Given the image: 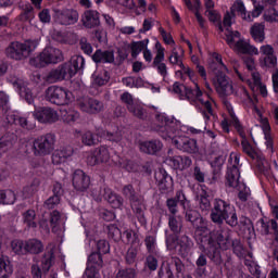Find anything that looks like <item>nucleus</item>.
<instances>
[{"mask_svg": "<svg viewBox=\"0 0 278 278\" xmlns=\"http://www.w3.org/2000/svg\"><path fill=\"white\" fill-rule=\"evenodd\" d=\"M156 123L151 126L152 131H156L163 140L172 139V144L182 151V153H189V155H195L199 153V143L197 139H192L186 136L173 137L179 131L180 123L177 119H170L164 115H155Z\"/></svg>", "mask_w": 278, "mask_h": 278, "instance_id": "obj_1", "label": "nucleus"}, {"mask_svg": "<svg viewBox=\"0 0 278 278\" xmlns=\"http://www.w3.org/2000/svg\"><path fill=\"white\" fill-rule=\"evenodd\" d=\"M231 233L220 230H210L203 236L202 240L198 243L199 249L202 253H205L215 264V266L223 265V254H220V249L223 251H229L231 249Z\"/></svg>", "mask_w": 278, "mask_h": 278, "instance_id": "obj_2", "label": "nucleus"}, {"mask_svg": "<svg viewBox=\"0 0 278 278\" xmlns=\"http://www.w3.org/2000/svg\"><path fill=\"white\" fill-rule=\"evenodd\" d=\"M211 220L215 225H223L226 222L230 227H238V214L236 207L223 199H215L211 208Z\"/></svg>", "mask_w": 278, "mask_h": 278, "instance_id": "obj_3", "label": "nucleus"}, {"mask_svg": "<svg viewBox=\"0 0 278 278\" xmlns=\"http://www.w3.org/2000/svg\"><path fill=\"white\" fill-rule=\"evenodd\" d=\"M36 47H38V40L12 41L5 48L4 53L9 60L24 62V60L31 55L33 51H36Z\"/></svg>", "mask_w": 278, "mask_h": 278, "instance_id": "obj_4", "label": "nucleus"}, {"mask_svg": "<svg viewBox=\"0 0 278 278\" xmlns=\"http://www.w3.org/2000/svg\"><path fill=\"white\" fill-rule=\"evenodd\" d=\"M60 62H64V53L51 46L46 47L39 55L29 60L30 66H35V68H46L51 64H60Z\"/></svg>", "mask_w": 278, "mask_h": 278, "instance_id": "obj_5", "label": "nucleus"}, {"mask_svg": "<svg viewBox=\"0 0 278 278\" xmlns=\"http://www.w3.org/2000/svg\"><path fill=\"white\" fill-rule=\"evenodd\" d=\"M185 220L187 223H190L194 229L193 238L199 244L202 240V238L210 231V227L207 226V219L199 213V211L188 207L186 205L185 210Z\"/></svg>", "mask_w": 278, "mask_h": 278, "instance_id": "obj_6", "label": "nucleus"}, {"mask_svg": "<svg viewBox=\"0 0 278 278\" xmlns=\"http://www.w3.org/2000/svg\"><path fill=\"white\" fill-rule=\"evenodd\" d=\"M226 42L230 49H236L238 53H242L243 55H257L260 53L257 48L251 46L249 42L244 41V39H239L236 42L235 38H240V31L231 30L229 28H226Z\"/></svg>", "mask_w": 278, "mask_h": 278, "instance_id": "obj_7", "label": "nucleus"}, {"mask_svg": "<svg viewBox=\"0 0 278 278\" xmlns=\"http://www.w3.org/2000/svg\"><path fill=\"white\" fill-rule=\"evenodd\" d=\"M45 99L53 105H68L73 99V92L64 87L52 85L46 89Z\"/></svg>", "mask_w": 278, "mask_h": 278, "instance_id": "obj_8", "label": "nucleus"}, {"mask_svg": "<svg viewBox=\"0 0 278 278\" xmlns=\"http://www.w3.org/2000/svg\"><path fill=\"white\" fill-rule=\"evenodd\" d=\"M55 149V135L48 132L34 140L33 150L34 155L45 157V155H51Z\"/></svg>", "mask_w": 278, "mask_h": 278, "instance_id": "obj_9", "label": "nucleus"}, {"mask_svg": "<svg viewBox=\"0 0 278 278\" xmlns=\"http://www.w3.org/2000/svg\"><path fill=\"white\" fill-rule=\"evenodd\" d=\"M91 197L94 199V201H108L110 205L114 210H121L123 207L124 199L123 197L112 192L110 188H103V189H92L91 190Z\"/></svg>", "mask_w": 278, "mask_h": 278, "instance_id": "obj_10", "label": "nucleus"}, {"mask_svg": "<svg viewBox=\"0 0 278 278\" xmlns=\"http://www.w3.org/2000/svg\"><path fill=\"white\" fill-rule=\"evenodd\" d=\"M68 79H73V74H71V67L66 62L50 70L43 77V81L47 84H58L60 81H68Z\"/></svg>", "mask_w": 278, "mask_h": 278, "instance_id": "obj_11", "label": "nucleus"}, {"mask_svg": "<svg viewBox=\"0 0 278 278\" xmlns=\"http://www.w3.org/2000/svg\"><path fill=\"white\" fill-rule=\"evenodd\" d=\"M53 260H55V254L53 249L45 252L41 258V267L38 263L33 264L30 267V274L33 278H42V275H47L49 270H51V266H53Z\"/></svg>", "mask_w": 278, "mask_h": 278, "instance_id": "obj_12", "label": "nucleus"}, {"mask_svg": "<svg viewBox=\"0 0 278 278\" xmlns=\"http://www.w3.org/2000/svg\"><path fill=\"white\" fill-rule=\"evenodd\" d=\"M215 77L217 80L216 90L219 94V97H223L225 105H227L228 110L231 108V104L227 102L226 97H230V94H233V85L229 81V77L225 75V73L218 71L215 72Z\"/></svg>", "mask_w": 278, "mask_h": 278, "instance_id": "obj_13", "label": "nucleus"}, {"mask_svg": "<svg viewBox=\"0 0 278 278\" xmlns=\"http://www.w3.org/2000/svg\"><path fill=\"white\" fill-rule=\"evenodd\" d=\"M190 204V200L186 197L184 190H177L175 197L168 198L165 202V205L169 212V216H177L179 214V205L182 210H186V205Z\"/></svg>", "mask_w": 278, "mask_h": 278, "instance_id": "obj_14", "label": "nucleus"}, {"mask_svg": "<svg viewBox=\"0 0 278 278\" xmlns=\"http://www.w3.org/2000/svg\"><path fill=\"white\" fill-rule=\"evenodd\" d=\"M154 179L161 194H170L175 190V182L173 177L166 173V169L159 168L154 174Z\"/></svg>", "mask_w": 278, "mask_h": 278, "instance_id": "obj_15", "label": "nucleus"}, {"mask_svg": "<svg viewBox=\"0 0 278 278\" xmlns=\"http://www.w3.org/2000/svg\"><path fill=\"white\" fill-rule=\"evenodd\" d=\"M53 20L59 23V25H75L79 21V13L75 9H53Z\"/></svg>", "mask_w": 278, "mask_h": 278, "instance_id": "obj_16", "label": "nucleus"}, {"mask_svg": "<svg viewBox=\"0 0 278 278\" xmlns=\"http://www.w3.org/2000/svg\"><path fill=\"white\" fill-rule=\"evenodd\" d=\"M78 108L86 114H101L105 110L103 101L90 97L78 100Z\"/></svg>", "mask_w": 278, "mask_h": 278, "instance_id": "obj_17", "label": "nucleus"}, {"mask_svg": "<svg viewBox=\"0 0 278 278\" xmlns=\"http://www.w3.org/2000/svg\"><path fill=\"white\" fill-rule=\"evenodd\" d=\"M34 117L39 123L51 125L53 123H58L59 116L58 111L49 108V106H41L34 111Z\"/></svg>", "mask_w": 278, "mask_h": 278, "instance_id": "obj_18", "label": "nucleus"}, {"mask_svg": "<svg viewBox=\"0 0 278 278\" xmlns=\"http://www.w3.org/2000/svg\"><path fill=\"white\" fill-rule=\"evenodd\" d=\"M72 184L77 192H86L90 188V176L81 169H76L73 173Z\"/></svg>", "mask_w": 278, "mask_h": 278, "instance_id": "obj_19", "label": "nucleus"}, {"mask_svg": "<svg viewBox=\"0 0 278 278\" xmlns=\"http://www.w3.org/2000/svg\"><path fill=\"white\" fill-rule=\"evenodd\" d=\"M108 162H110V150L103 146L97 148L93 153L87 157V164H89V166H97V164H105Z\"/></svg>", "mask_w": 278, "mask_h": 278, "instance_id": "obj_20", "label": "nucleus"}, {"mask_svg": "<svg viewBox=\"0 0 278 278\" xmlns=\"http://www.w3.org/2000/svg\"><path fill=\"white\" fill-rule=\"evenodd\" d=\"M122 194L127 199L130 203V207L134 205H140V203H144V198L136 191L134 185H126L122 189Z\"/></svg>", "mask_w": 278, "mask_h": 278, "instance_id": "obj_21", "label": "nucleus"}, {"mask_svg": "<svg viewBox=\"0 0 278 278\" xmlns=\"http://www.w3.org/2000/svg\"><path fill=\"white\" fill-rule=\"evenodd\" d=\"M195 261L194 277L206 278L210 277V270H207V254L203 251Z\"/></svg>", "mask_w": 278, "mask_h": 278, "instance_id": "obj_22", "label": "nucleus"}, {"mask_svg": "<svg viewBox=\"0 0 278 278\" xmlns=\"http://www.w3.org/2000/svg\"><path fill=\"white\" fill-rule=\"evenodd\" d=\"M91 60H93L96 64H114L115 63L114 50L103 51L101 49H98L92 54Z\"/></svg>", "mask_w": 278, "mask_h": 278, "instance_id": "obj_23", "label": "nucleus"}, {"mask_svg": "<svg viewBox=\"0 0 278 278\" xmlns=\"http://www.w3.org/2000/svg\"><path fill=\"white\" fill-rule=\"evenodd\" d=\"M13 86L17 89L20 97L26 100V103H28L29 105L34 103V92H31V89H29L27 85H25V81H23V79L16 78L13 81Z\"/></svg>", "mask_w": 278, "mask_h": 278, "instance_id": "obj_24", "label": "nucleus"}, {"mask_svg": "<svg viewBox=\"0 0 278 278\" xmlns=\"http://www.w3.org/2000/svg\"><path fill=\"white\" fill-rule=\"evenodd\" d=\"M83 25L87 29H94L101 25V20L99 18V13L94 10H87L83 16Z\"/></svg>", "mask_w": 278, "mask_h": 278, "instance_id": "obj_25", "label": "nucleus"}, {"mask_svg": "<svg viewBox=\"0 0 278 278\" xmlns=\"http://www.w3.org/2000/svg\"><path fill=\"white\" fill-rule=\"evenodd\" d=\"M163 147L164 144L162 143V141L154 139L141 142L140 151H142V153H147V155H157V153L162 151Z\"/></svg>", "mask_w": 278, "mask_h": 278, "instance_id": "obj_26", "label": "nucleus"}, {"mask_svg": "<svg viewBox=\"0 0 278 278\" xmlns=\"http://www.w3.org/2000/svg\"><path fill=\"white\" fill-rule=\"evenodd\" d=\"M241 184L240 169H238V166L232 165L231 167H228L226 173V186H228V188H238Z\"/></svg>", "mask_w": 278, "mask_h": 278, "instance_id": "obj_27", "label": "nucleus"}, {"mask_svg": "<svg viewBox=\"0 0 278 278\" xmlns=\"http://www.w3.org/2000/svg\"><path fill=\"white\" fill-rule=\"evenodd\" d=\"M96 136L99 138H104V140H109V142H121L123 140V130L116 129L113 131L103 130L102 128L97 129Z\"/></svg>", "mask_w": 278, "mask_h": 278, "instance_id": "obj_28", "label": "nucleus"}, {"mask_svg": "<svg viewBox=\"0 0 278 278\" xmlns=\"http://www.w3.org/2000/svg\"><path fill=\"white\" fill-rule=\"evenodd\" d=\"M68 65L70 73L72 77H75L79 71H84V66L86 65V60L81 55H74L70 61L65 62Z\"/></svg>", "mask_w": 278, "mask_h": 278, "instance_id": "obj_29", "label": "nucleus"}, {"mask_svg": "<svg viewBox=\"0 0 278 278\" xmlns=\"http://www.w3.org/2000/svg\"><path fill=\"white\" fill-rule=\"evenodd\" d=\"M73 153L74 150L71 146L55 150L52 154V163L56 165L63 164V162H66L67 157H71Z\"/></svg>", "mask_w": 278, "mask_h": 278, "instance_id": "obj_30", "label": "nucleus"}, {"mask_svg": "<svg viewBox=\"0 0 278 278\" xmlns=\"http://www.w3.org/2000/svg\"><path fill=\"white\" fill-rule=\"evenodd\" d=\"M16 144V135L7 134L0 138V157Z\"/></svg>", "mask_w": 278, "mask_h": 278, "instance_id": "obj_31", "label": "nucleus"}, {"mask_svg": "<svg viewBox=\"0 0 278 278\" xmlns=\"http://www.w3.org/2000/svg\"><path fill=\"white\" fill-rule=\"evenodd\" d=\"M26 244V255L30 253L31 255H38L45 251V245H42V241L38 239H28L25 241Z\"/></svg>", "mask_w": 278, "mask_h": 278, "instance_id": "obj_32", "label": "nucleus"}, {"mask_svg": "<svg viewBox=\"0 0 278 278\" xmlns=\"http://www.w3.org/2000/svg\"><path fill=\"white\" fill-rule=\"evenodd\" d=\"M168 227L172 233L181 235L184 229V219L181 216L168 215Z\"/></svg>", "mask_w": 278, "mask_h": 278, "instance_id": "obj_33", "label": "nucleus"}, {"mask_svg": "<svg viewBox=\"0 0 278 278\" xmlns=\"http://www.w3.org/2000/svg\"><path fill=\"white\" fill-rule=\"evenodd\" d=\"M197 201L199 202L201 212L212 211V201L210 200V194L207 191L202 190V192L197 195Z\"/></svg>", "mask_w": 278, "mask_h": 278, "instance_id": "obj_34", "label": "nucleus"}, {"mask_svg": "<svg viewBox=\"0 0 278 278\" xmlns=\"http://www.w3.org/2000/svg\"><path fill=\"white\" fill-rule=\"evenodd\" d=\"M87 267L98 268L101 270V268H103V254L97 251L91 252L90 255L88 256Z\"/></svg>", "mask_w": 278, "mask_h": 278, "instance_id": "obj_35", "label": "nucleus"}, {"mask_svg": "<svg viewBox=\"0 0 278 278\" xmlns=\"http://www.w3.org/2000/svg\"><path fill=\"white\" fill-rule=\"evenodd\" d=\"M179 233L165 231V244L167 251H175L179 247Z\"/></svg>", "mask_w": 278, "mask_h": 278, "instance_id": "obj_36", "label": "nucleus"}, {"mask_svg": "<svg viewBox=\"0 0 278 278\" xmlns=\"http://www.w3.org/2000/svg\"><path fill=\"white\" fill-rule=\"evenodd\" d=\"M236 12H239L243 21H248L251 23L253 21V17H251V14L247 15V8L244 7V2L242 0H238L235 2L233 7L231 8V16H236Z\"/></svg>", "mask_w": 278, "mask_h": 278, "instance_id": "obj_37", "label": "nucleus"}, {"mask_svg": "<svg viewBox=\"0 0 278 278\" xmlns=\"http://www.w3.org/2000/svg\"><path fill=\"white\" fill-rule=\"evenodd\" d=\"M185 97L191 103H195L197 99H201V97H203V91H201L199 84H195V89L185 87Z\"/></svg>", "mask_w": 278, "mask_h": 278, "instance_id": "obj_38", "label": "nucleus"}, {"mask_svg": "<svg viewBox=\"0 0 278 278\" xmlns=\"http://www.w3.org/2000/svg\"><path fill=\"white\" fill-rule=\"evenodd\" d=\"M127 111L138 118L139 121H147V110L142 106V104L135 103L127 109Z\"/></svg>", "mask_w": 278, "mask_h": 278, "instance_id": "obj_39", "label": "nucleus"}, {"mask_svg": "<svg viewBox=\"0 0 278 278\" xmlns=\"http://www.w3.org/2000/svg\"><path fill=\"white\" fill-rule=\"evenodd\" d=\"M12 273H14L12 263L5 258H0V278L12 277Z\"/></svg>", "mask_w": 278, "mask_h": 278, "instance_id": "obj_40", "label": "nucleus"}, {"mask_svg": "<svg viewBox=\"0 0 278 278\" xmlns=\"http://www.w3.org/2000/svg\"><path fill=\"white\" fill-rule=\"evenodd\" d=\"M250 34L255 42H264L265 34H264V24H254L251 27Z\"/></svg>", "mask_w": 278, "mask_h": 278, "instance_id": "obj_41", "label": "nucleus"}, {"mask_svg": "<svg viewBox=\"0 0 278 278\" xmlns=\"http://www.w3.org/2000/svg\"><path fill=\"white\" fill-rule=\"evenodd\" d=\"M0 203L3 205H14L16 203V193L12 190H0Z\"/></svg>", "mask_w": 278, "mask_h": 278, "instance_id": "obj_42", "label": "nucleus"}, {"mask_svg": "<svg viewBox=\"0 0 278 278\" xmlns=\"http://www.w3.org/2000/svg\"><path fill=\"white\" fill-rule=\"evenodd\" d=\"M130 207H131L136 218L138 219L139 224L141 225V227H146L147 217L144 216L143 203L135 204Z\"/></svg>", "mask_w": 278, "mask_h": 278, "instance_id": "obj_43", "label": "nucleus"}, {"mask_svg": "<svg viewBox=\"0 0 278 278\" xmlns=\"http://www.w3.org/2000/svg\"><path fill=\"white\" fill-rule=\"evenodd\" d=\"M129 46H123L117 48V56L115 58V66H121L127 58H129Z\"/></svg>", "mask_w": 278, "mask_h": 278, "instance_id": "obj_44", "label": "nucleus"}, {"mask_svg": "<svg viewBox=\"0 0 278 278\" xmlns=\"http://www.w3.org/2000/svg\"><path fill=\"white\" fill-rule=\"evenodd\" d=\"M108 237L114 242H121L123 232H121V229L116 224H111L108 226Z\"/></svg>", "mask_w": 278, "mask_h": 278, "instance_id": "obj_45", "label": "nucleus"}, {"mask_svg": "<svg viewBox=\"0 0 278 278\" xmlns=\"http://www.w3.org/2000/svg\"><path fill=\"white\" fill-rule=\"evenodd\" d=\"M11 249L16 255H27L26 243L23 240L15 239L11 242Z\"/></svg>", "mask_w": 278, "mask_h": 278, "instance_id": "obj_46", "label": "nucleus"}, {"mask_svg": "<svg viewBox=\"0 0 278 278\" xmlns=\"http://www.w3.org/2000/svg\"><path fill=\"white\" fill-rule=\"evenodd\" d=\"M241 147L243 149V153H247L249 157H251L252 160H255V157H257L258 154L257 152H255V150H253V147L251 146L249 140H247V136L244 135V131H243L242 141H241Z\"/></svg>", "mask_w": 278, "mask_h": 278, "instance_id": "obj_47", "label": "nucleus"}, {"mask_svg": "<svg viewBox=\"0 0 278 278\" xmlns=\"http://www.w3.org/2000/svg\"><path fill=\"white\" fill-rule=\"evenodd\" d=\"M228 112L231 118V124L237 129L239 136H241V138H244V128L242 127V124H240V119H238V116H236L233 109L232 108L228 109Z\"/></svg>", "mask_w": 278, "mask_h": 278, "instance_id": "obj_48", "label": "nucleus"}, {"mask_svg": "<svg viewBox=\"0 0 278 278\" xmlns=\"http://www.w3.org/2000/svg\"><path fill=\"white\" fill-rule=\"evenodd\" d=\"M147 45H149V39H144V40H141V41H134L132 45H131V56L132 58H138V54L147 49Z\"/></svg>", "mask_w": 278, "mask_h": 278, "instance_id": "obj_49", "label": "nucleus"}, {"mask_svg": "<svg viewBox=\"0 0 278 278\" xmlns=\"http://www.w3.org/2000/svg\"><path fill=\"white\" fill-rule=\"evenodd\" d=\"M144 244L148 253L153 254L156 251L157 238L153 235H148L144 238Z\"/></svg>", "mask_w": 278, "mask_h": 278, "instance_id": "obj_50", "label": "nucleus"}, {"mask_svg": "<svg viewBox=\"0 0 278 278\" xmlns=\"http://www.w3.org/2000/svg\"><path fill=\"white\" fill-rule=\"evenodd\" d=\"M193 179L198 181V184H205V168L201 167L199 164H194L193 167Z\"/></svg>", "mask_w": 278, "mask_h": 278, "instance_id": "obj_51", "label": "nucleus"}, {"mask_svg": "<svg viewBox=\"0 0 278 278\" xmlns=\"http://www.w3.org/2000/svg\"><path fill=\"white\" fill-rule=\"evenodd\" d=\"M138 277V271L134 267H125L118 269L116 278H136Z\"/></svg>", "mask_w": 278, "mask_h": 278, "instance_id": "obj_52", "label": "nucleus"}, {"mask_svg": "<svg viewBox=\"0 0 278 278\" xmlns=\"http://www.w3.org/2000/svg\"><path fill=\"white\" fill-rule=\"evenodd\" d=\"M230 249H232V253H235L237 257H244V245L242 244V240L232 239Z\"/></svg>", "mask_w": 278, "mask_h": 278, "instance_id": "obj_53", "label": "nucleus"}, {"mask_svg": "<svg viewBox=\"0 0 278 278\" xmlns=\"http://www.w3.org/2000/svg\"><path fill=\"white\" fill-rule=\"evenodd\" d=\"M24 217V223L25 225H27V227L31 228V229H36L37 224L35 220L36 218V211L34 210H28L23 214Z\"/></svg>", "mask_w": 278, "mask_h": 278, "instance_id": "obj_54", "label": "nucleus"}, {"mask_svg": "<svg viewBox=\"0 0 278 278\" xmlns=\"http://www.w3.org/2000/svg\"><path fill=\"white\" fill-rule=\"evenodd\" d=\"M239 191L238 199L242 201V203H247L249 201V195L251 194V190L247 187L244 182H241L239 186L235 187Z\"/></svg>", "mask_w": 278, "mask_h": 278, "instance_id": "obj_55", "label": "nucleus"}, {"mask_svg": "<svg viewBox=\"0 0 278 278\" xmlns=\"http://www.w3.org/2000/svg\"><path fill=\"white\" fill-rule=\"evenodd\" d=\"M254 160H256V168H258L260 173H268L270 170V164L263 155L258 154Z\"/></svg>", "mask_w": 278, "mask_h": 278, "instance_id": "obj_56", "label": "nucleus"}, {"mask_svg": "<svg viewBox=\"0 0 278 278\" xmlns=\"http://www.w3.org/2000/svg\"><path fill=\"white\" fill-rule=\"evenodd\" d=\"M81 142L86 147H94V144H99V140L94 138V134H92V131H86L81 136Z\"/></svg>", "mask_w": 278, "mask_h": 278, "instance_id": "obj_57", "label": "nucleus"}, {"mask_svg": "<svg viewBox=\"0 0 278 278\" xmlns=\"http://www.w3.org/2000/svg\"><path fill=\"white\" fill-rule=\"evenodd\" d=\"M31 18H34V7H31V4H27L24 8V11L20 14V21L25 23L27 21H31Z\"/></svg>", "mask_w": 278, "mask_h": 278, "instance_id": "obj_58", "label": "nucleus"}, {"mask_svg": "<svg viewBox=\"0 0 278 278\" xmlns=\"http://www.w3.org/2000/svg\"><path fill=\"white\" fill-rule=\"evenodd\" d=\"M97 253H100V255H108L110 253V242L108 240H99L97 242Z\"/></svg>", "mask_w": 278, "mask_h": 278, "instance_id": "obj_59", "label": "nucleus"}, {"mask_svg": "<svg viewBox=\"0 0 278 278\" xmlns=\"http://www.w3.org/2000/svg\"><path fill=\"white\" fill-rule=\"evenodd\" d=\"M109 81H110V73L105 71L103 74H100L94 77L93 85L101 87V86H105Z\"/></svg>", "mask_w": 278, "mask_h": 278, "instance_id": "obj_60", "label": "nucleus"}, {"mask_svg": "<svg viewBox=\"0 0 278 278\" xmlns=\"http://www.w3.org/2000/svg\"><path fill=\"white\" fill-rule=\"evenodd\" d=\"M146 266L149 270L151 271H155L157 270V264H159V261H157V257H155V255L153 254H149L147 257H146Z\"/></svg>", "mask_w": 278, "mask_h": 278, "instance_id": "obj_61", "label": "nucleus"}, {"mask_svg": "<svg viewBox=\"0 0 278 278\" xmlns=\"http://www.w3.org/2000/svg\"><path fill=\"white\" fill-rule=\"evenodd\" d=\"M137 257H138V250H136V248L128 249L125 256L126 264H128L129 266H131L132 264H136Z\"/></svg>", "mask_w": 278, "mask_h": 278, "instance_id": "obj_62", "label": "nucleus"}, {"mask_svg": "<svg viewBox=\"0 0 278 278\" xmlns=\"http://www.w3.org/2000/svg\"><path fill=\"white\" fill-rule=\"evenodd\" d=\"M155 49L156 55L154 58L153 64L156 65L159 62H164V47H162V43L160 41H156Z\"/></svg>", "mask_w": 278, "mask_h": 278, "instance_id": "obj_63", "label": "nucleus"}, {"mask_svg": "<svg viewBox=\"0 0 278 278\" xmlns=\"http://www.w3.org/2000/svg\"><path fill=\"white\" fill-rule=\"evenodd\" d=\"M99 270L98 268L96 267H88L86 268L85 273H84V276L83 278H100L101 275L99 274Z\"/></svg>", "mask_w": 278, "mask_h": 278, "instance_id": "obj_64", "label": "nucleus"}]
</instances>
